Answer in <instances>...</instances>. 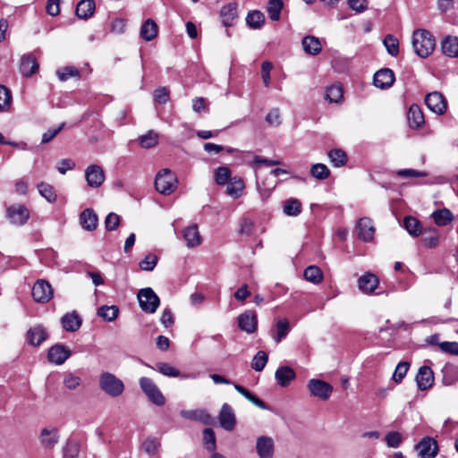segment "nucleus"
Segmentation results:
<instances>
[{
    "instance_id": "nucleus-1",
    "label": "nucleus",
    "mask_w": 458,
    "mask_h": 458,
    "mask_svg": "<svg viewBox=\"0 0 458 458\" xmlns=\"http://www.w3.org/2000/svg\"><path fill=\"white\" fill-rule=\"evenodd\" d=\"M411 45L414 53L418 56L426 58L429 56L435 49V37L427 30H415L412 33Z\"/></svg>"
},
{
    "instance_id": "nucleus-2",
    "label": "nucleus",
    "mask_w": 458,
    "mask_h": 458,
    "mask_svg": "<svg viewBox=\"0 0 458 458\" xmlns=\"http://www.w3.org/2000/svg\"><path fill=\"white\" fill-rule=\"evenodd\" d=\"M99 388L107 395L115 398L124 392V384L122 379L111 372H102L98 378Z\"/></svg>"
},
{
    "instance_id": "nucleus-3",
    "label": "nucleus",
    "mask_w": 458,
    "mask_h": 458,
    "mask_svg": "<svg viewBox=\"0 0 458 458\" xmlns=\"http://www.w3.org/2000/svg\"><path fill=\"white\" fill-rule=\"evenodd\" d=\"M176 187L177 177L172 170L164 168L156 175L155 188L161 194L170 195L175 191Z\"/></svg>"
},
{
    "instance_id": "nucleus-4",
    "label": "nucleus",
    "mask_w": 458,
    "mask_h": 458,
    "mask_svg": "<svg viewBox=\"0 0 458 458\" xmlns=\"http://www.w3.org/2000/svg\"><path fill=\"white\" fill-rule=\"evenodd\" d=\"M142 392L148 399L157 406H163L165 403V398L154 381L147 377H142L139 380Z\"/></svg>"
},
{
    "instance_id": "nucleus-5",
    "label": "nucleus",
    "mask_w": 458,
    "mask_h": 458,
    "mask_svg": "<svg viewBox=\"0 0 458 458\" xmlns=\"http://www.w3.org/2000/svg\"><path fill=\"white\" fill-rule=\"evenodd\" d=\"M140 309L147 313H154L157 310L160 300L152 288L140 289L137 295Z\"/></svg>"
},
{
    "instance_id": "nucleus-6",
    "label": "nucleus",
    "mask_w": 458,
    "mask_h": 458,
    "mask_svg": "<svg viewBox=\"0 0 458 458\" xmlns=\"http://www.w3.org/2000/svg\"><path fill=\"white\" fill-rule=\"evenodd\" d=\"M307 387L312 396L322 401L328 400L333 393L332 386L320 379L312 378L309 380Z\"/></svg>"
},
{
    "instance_id": "nucleus-7",
    "label": "nucleus",
    "mask_w": 458,
    "mask_h": 458,
    "mask_svg": "<svg viewBox=\"0 0 458 458\" xmlns=\"http://www.w3.org/2000/svg\"><path fill=\"white\" fill-rule=\"evenodd\" d=\"M31 294L36 302L47 303L53 297V289L47 281L38 279L32 287Z\"/></svg>"
},
{
    "instance_id": "nucleus-8",
    "label": "nucleus",
    "mask_w": 458,
    "mask_h": 458,
    "mask_svg": "<svg viewBox=\"0 0 458 458\" xmlns=\"http://www.w3.org/2000/svg\"><path fill=\"white\" fill-rule=\"evenodd\" d=\"M6 216L12 224L23 225L30 217V212L25 206L15 204L7 208Z\"/></svg>"
},
{
    "instance_id": "nucleus-9",
    "label": "nucleus",
    "mask_w": 458,
    "mask_h": 458,
    "mask_svg": "<svg viewBox=\"0 0 458 458\" xmlns=\"http://www.w3.org/2000/svg\"><path fill=\"white\" fill-rule=\"evenodd\" d=\"M428 108L437 114H442L447 108L445 97L438 91L428 93L425 98Z\"/></svg>"
},
{
    "instance_id": "nucleus-10",
    "label": "nucleus",
    "mask_w": 458,
    "mask_h": 458,
    "mask_svg": "<svg viewBox=\"0 0 458 458\" xmlns=\"http://www.w3.org/2000/svg\"><path fill=\"white\" fill-rule=\"evenodd\" d=\"M415 449L420 458H434L438 451L437 441L429 437H423L415 445Z\"/></svg>"
},
{
    "instance_id": "nucleus-11",
    "label": "nucleus",
    "mask_w": 458,
    "mask_h": 458,
    "mask_svg": "<svg viewBox=\"0 0 458 458\" xmlns=\"http://www.w3.org/2000/svg\"><path fill=\"white\" fill-rule=\"evenodd\" d=\"M72 355L71 350L63 345V344H55L49 348L47 352L48 361L55 364L62 365L64 364Z\"/></svg>"
},
{
    "instance_id": "nucleus-12",
    "label": "nucleus",
    "mask_w": 458,
    "mask_h": 458,
    "mask_svg": "<svg viewBox=\"0 0 458 458\" xmlns=\"http://www.w3.org/2000/svg\"><path fill=\"white\" fill-rule=\"evenodd\" d=\"M239 327L248 333L252 334L257 330L258 318L257 314L253 310H246L237 318Z\"/></svg>"
},
{
    "instance_id": "nucleus-13",
    "label": "nucleus",
    "mask_w": 458,
    "mask_h": 458,
    "mask_svg": "<svg viewBox=\"0 0 458 458\" xmlns=\"http://www.w3.org/2000/svg\"><path fill=\"white\" fill-rule=\"evenodd\" d=\"M378 277L371 272H366L358 279V288L365 294L373 293L374 291L378 287Z\"/></svg>"
},
{
    "instance_id": "nucleus-14",
    "label": "nucleus",
    "mask_w": 458,
    "mask_h": 458,
    "mask_svg": "<svg viewBox=\"0 0 458 458\" xmlns=\"http://www.w3.org/2000/svg\"><path fill=\"white\" fill-rule=\"evenodd\" d=\"M87 183L91 188L99 187L105 181V173L98 165H90L85 171Z\"/></svg>"
},
{
    "instance_id": "nucleus-15",
    "label": "nucleus",
    "mask_w": 458,
    "mask_h": 458,
    "mask_svg": "<svg viewBox=\"0 0 458 458\" xmlns=\"http://www.w3.org/2000/svg\"><path fill=\"white\" fill-rule=\"evenodd\" d=\"M180 415L185 420L199 421L204 425H211L214 420L205 409L182 410Z\"/></svg>"
},
{
    "instance_id": "nucleus-16",
    "label": "nucleus",
    "mask_w": 458,
    "mask_h": 458,
    "mask_svg": "<svg viewBox=\"0 0 458 458\" xmlns=\"http://www.w3.org/2000/svg\"><path fill=\"white\" fill-rule=\"evenodd\" d=\"M394 81V74L391 69L384 68L374 74L373 83L378 89H388Z\"/></svg>"
},
{
    "instance_id": "nucleus-17",
    "label": "nucleus",
    "mask_w": 458,
    "mask_h": 458,
    "mask_svg": "<svg viewBox=\"0 0 458 458\" xmlns=\"http://www.w3.org/2000/svg\"><path fill=\"white\" fill-rule=\"evenodd\" d=\"M416 382L419 389L421 391L430 388L434 383V374L432 369L428 366L420 367L416 375Z\"/></svg>"
},
{
    "instance_id": "nucleus-18",
    "label": "nucleus",
    "mask_w": 458,
    "mask_h": 458,
    "mask_svg": "<svg viewBox=\"0 0 458 458\" xmlns=\"http://www.w3.org/2000/svg\"><path fill=\"white\" fill-rule=\"evenodd\" d=\"M358 237L363 242H371L374 238L375 227L371 219L360 218L357 224Z\"/></svg>"
},
{
    "instance_id": "nucleus-19",
    "label": "nucleus",
    "mask_w": 458,
    "mask_h": 458,
    "mask_svg": "<svg viewBox=\"0 0 458 458\" xmlns=\"http://www.w3.org/2000/svg\"><path fill=\"white\" fill-rule=\"evenodd\" d=\"M256 449L259 458H273L274 441L271 437L262 436L257 439Z\"/></svg>"
},
{
    "instance_id": "nucleus-20",
    "label": "nucleus",
    "mask_w": 458,
    "mask_h": 458,
    "mask_svg": "<svg viewBox=\"0 0 458 458\" xmlns=\"http://www.w3.org/2000/svg\"><path fill=\"white\" fill-rule=\"evenodd\" d=\"M295 377V371L289 366H280L275 372L276 384L281 387L288 386Z\"/></svg>"
},
{
    "instance_id": "nucleus-21",
    "label": "nucleus",
    "mask_w": 458,
    "mask_h": 458,
    "mask_svg": "<svg viewBox=\"0 0 458 458\" xmlns=\"http://www.w3.org/2000/svg\"><path fill=\"white\" fill-rule=\"evenodd\" d=\"M47 338V333L41 325H36L30 327L26 334V339L32 346L40 345Z\"/></svg>"
},
{
    "instance_id": "nucleus-22",
    "label": "nucleus",
    "mask_w": 458,
    "mask_h": 458,
    "mask_svg": "<svg viewBox=\"0 0 458 458\" xmlns=\"http://www.w3.org/2000/svg\"><path fill=\"white\" fill-rule=\"evenodd\" d=\"M219 423L221 427L227 431H231L234 428L235 416L233 409L227 403H225L222 406L219 414Z\"/></svg>"
},
{
    "instance_id": "nucleus-23",
    "label": "nucleus",
    "mask_w": 458,
    "mask_h": 458,
    "mask_svg": "<svg viewBox=\"0 0 458 458\" xmlns=\"http://www.w3.org/2000/svg\"><path fill=\"white\" fill-rule=\"evenodd\" d=\"M98 216L91 208H86L80 216V222L83 229L94 231L98 226Z\"/></svg>"
},
{
    "instance_id": "nucleus-24",
    "label": "nucleus",
    "mask_w": 458,
    "mask_h": 458,
    "mask_svg": "<svg viewBox=\"0 0 458 458\" xmlns=\"http://www.w3.org/2000/svg\"><path fill=\"white\" fill-rule=\"evenodd\" d=\"M182 235L189 248L196 247L201 243L202 238L196 225L186 227Z\"/></svg>"
},
{
    "instance_id": "nucleus-25",
    "label": "nucleus",
    "mask_w": 458,
    "mask_h": 458,
    "mask_svg": "<svg viewBox=\"0 0 458 458\" xmlns=\"http://www.w3.org/2000/svg\"><path fill=\"white\" fill-rule=\"evenodd\" d=\"M407 118L411 128H420L425 123L423 113L418 105L410 106Z\"/></svg>"
},
{
    "instance_id": "nucleus-26",
    "label": "nucleus",
    "mask_w": 458,
    "mask_h": 458,
    "mask_svg": "<svg viewBox=\"0 0 458 458\" xmlns=\"http://www.w3.org/2000/svg\"><path fill=\"white\" fill-rule=\"evenodd\" d=\"M38 70V64L35 57L24 55L21 59L20 71L23 76L30 77Z\"/></svg>"
},
{
    "instance_id": "nucleus-27",
    "label": "nucleus",
    "mask_w": 458,
    "mask_h": 458,
    "mask_svg": "<svg viewBox=\"0 0 458 458\" xmlns=\"http://www.w3.org/2000/svg\"><path fill=\"white\" fill-rule=\"evenodd\" d=\"M63 327L69 332L77 331L81 326V318L76 312L66 313L61 319Z\"/></svg>"
},
{
    "instance_id": "nucleus-28",
    "label": "nucleus",
    "mask_w": 458,
    "mask_h": 458,
    "mask_svg": "<svg viewBox=\"0 0 458 458\" xmlns=\"http://www.w3.org/2000/svg\"><path fill=\"white\" fill-rule=\"evenodd\" d=\"M441 48L445 55L450 57H458V38L447 36L442 41Z\"/></svg>"
},
{
    "instance_id": "nucleus-29",
    "label": "nucleus",
    "mask_w": 458,
    "mask_h": 458,
    "mask_svg": "<svg viewBox=\"0 0 458 458\" xmlns=\"http://www.w3.org/2000/svg\"><path fill=\"white\" fill-rule=\"evenodd\" d=\"M303 50L311 55H317L321 51V43L319 39L314 36H306L302 39Z\"/></svg>"
},
{
    "instance_id": "nucleus-30",
    "label": "nucleus",
    "mask_w": 458,
    "mask_h": 458,
    "mask_svg": "<svg viewBox=\"0 0 458 458\" xmlns=\"http://www.w3.org/2000/svg\"><path fill=\"white\" fill-rule=\"evenodd\" d=\"M158 28L152 19H148L140 28V37L146 41L154 39L157 35Z\"/></svg>"
},
{
    "instance_id": "nucleus-31",
    "label": "nucleus",
    "mask_w": 458,
    "mask_h": 458,
    "mask_svg": "<svg viewBox=\"0 0 458 458\" xmlns=\"http://www.w3.org/2000/svg\"><path fill=\"white\" fill-rule=\"evenodd\" d=\"M95 11V2L93 0H81L76 7V14L81 19L89 18Z\"/></svg>"
},
{
    "instance_id": "nucleus-32",
    "label": "nucleus",
    "mask_w": 458,
    "mask_h": 458,
    "mask_svg": "<svg viewBox=\"0 0 458 458\" xmlns=\"http://www.w3.org/2000/svg\"><path fill=\"white\" fill-rule=\"evenodd\" d=\"M159 140L158 133L149 130L147 133L138 138L139 145L143 148H151L157 145Z\"/></svg>"
},
{
    "instance_id": "nucleus-33",
    "label": "nucleus",
    "mask_w": 458,
    "mask_h": 458,
    "mask_svg": "<svg viewBox=\"0 0 458 458\" xmlns=\"http://www.w3.org/2000/svg\"><path fill=\"white\" fill-rule=\"evenodd\" d=\"M244 189V182L240 177H233L227 183L226 192L229 196L233 199H237L241 196L242 190Z\"/></svg>"
},
{
    "instance_id": "nucleus-34",
    "label": "nucleus",
    "mask_w": 458,
    "mask_h": 458,
    "mask_svg": "<svg viewBox=\"0 0 458 458\" xmlns=\"http://www.w3.org/2000/svg\"><path fill=\"white\" fill-rule=\"evenodd\" d=\"M40 439L45 447L52 448L58 442L59 435L55 428H44L41 431Z\"/></svg>"
},
{
    "instance_id": "nucleus-35",
    "label": "nucleus",
    "mask_w": 458,
    "mask_h": 458,
    "mask_svg": "<svg viewBox=\"0 0 458 458\" xmlns=\"http://www.w3.org/2000/svg\"><path fill=\"white\" fill-rule=\"evenodd\" d=\"M246 22L251 29H260L264 25L265 16L259 10L250 11L246 16Z\"/></svg>"
},
{
    "instance_id": "nucleus-36",
    "label": "nucleus",
    "mask_w": 458,
    "mask_h": 458,
    "mask_svg": "<svg viewBox=\"0 0 458 458\" xmlns=\"http://www.w3.org/2000/svg\"><path fill=\"white\" fill-rule=\"evenodd\" d=\"M283 7L284 2L282 0H269L267 7L269 19L274 21H279Z\"/></svg>"
},
{
    "instance_id": "nucleus-37",
    "label": "nucleus",
    "mask_w": 458,
    "mask_h": 458,
    "mask_svg": "<svg viewBox=\"0 0 458 458\" xmlns=\"http://www.w3.org/2000/svg\"><path fill=\"white\" fill-rule=\"evenodd\" d=\"M220 15L225 26H232L237 18L236 7L233 4L224 6L221 9Z\"/></svg>"
},
{
    "instance_id": "nucleus-38",
    "label": "nucleus",
    "mask_w": 458,
    "mask_h": 458,
    "mask_svg": "<svg viewBox=\"0 0 458 458\" xmlns=\"http://www.w3.org/2000/svg\"><path fill=\"white\" fill-rule=\"evenodd\" d=\"M301 203L297 199H289L284 202V213L289 216H296L301 212Z\"/></svg>"
},
{
    "instance_id": "nucleus-39",
    "label": "nucleus",
    "mask_w": 458,
    "mask_h": 458,
    "mask_svg": "<svg viewBox=\"0 0 458 458\" xmlns=\"http://www.w3.org/2000/svg\"><path fill=\"white\" fill-rule=\"evenodd\" d=\"M435 223L438 226H445L452 222L454 216L451 211L446 208L437 210L432 214Z\"/></svg>"
},
{
    "instance_id": "nucleus-40",
    "label": "nucleus",
    "mask_w": 458,
    "mask_h": 458,
    "mask_svg": "<svg viewBox=\"0 0 458 458\" xmlns=\"http://www.w3.org/2000/svg\"><path fill=\"white\" fill-rule=\"evenodd\" d=\"M98 316L102 318L106 321H113L114 320L118 314L119 309L115 305L106 306L104 305L98 309Z\"/></svg>"
},
{
    "instance_id": "nucleus-41",
    "label": "nucleus",
    "mask_w": 458,
    "mask_h": 458,
    "mask_svg": "<svg viewBox=\"0 0 458 458\" xmlns=\"http://www.w3.org/2000/svg\"><path fill=\"white\" fill-rule=\"evenodd\" d=\"M326 99L331 103H340L343 99V89L340 84H333L326 90Z\"/></svg>"
},
{
    "instance_id": "nucleus-42",
    "label": "nucleus",
    "mask_w": 458,
    "mask_h": 458,
    "mask_svg": "<svg viewBox=\"0 0 458 458\" xmlns=\"http://www.w3.org/2000/svg\"><path fill=\"white\" fill-rule=\"evenodd\" d=\"M304 278L313 284H318L323 279V273L321 269L317 266H309L304 270Z\"/></svg>"
},
{
    "instance_id": "nucleus-43",
    "label": "nucleus",
    "mask_w": 458,
    "mask_h": 458,
    "mask_svg": "<svg viewBox=\"0 0 458 458\" xmlns=\"http://www.w3.org/2000/svg\"><path fill=\"white\" fill-rule=\"evenodd\" d=\"M80 453V444L75 439H68L63 447L64 458H76Z\"/></svg>"
},
{
    "instance_id": "nucleus-44",
    "label": "nucleus",
    "mask_w": 458,
    "mask_h": 458,
    "mask_svg": "<svg viewBox=\"0 0 458 458\" xmlns=\"http://www.w3.org/2000/svg\"><path fill=\"white\" fill-rule=\"evenodd\" d=\"M276 332L273 335V339L276 343H280L284 338L286 337L290 331V326L287 319H279L276 323Z\"/></svg>"
},
{
    "instance_id": "nucleus-45",
    "label": "nucleus",
    "mask_w": 458,
    "mask_h": 458,
    "mask_svg": "<svg viewBox=\"0 0 458 458\" xmlns=\"http://www.w3.org/2000/svg\"><path fill=\"white\" fill-rule=\"evenodd\" d=\"M12 93L3 85H0V112H8L12 106Z\"/></svg>"
},
{
    "instance_id": "nucleus-46",
    "label": "nucleus",
    "mask_w": 458,
    "mask_h": 458,
    "mask_svg": "<svg viewBox=\"0 0 458 458\" xmlns=\"http://www.w3.org/2000/svg\"><path fill=\"white\" fill-rule=\"evenodd\" d=\"M403 227L411 235L418 236L421 233V225L415 217H405L403 221Z\"/></svg>"
},
{
    "instance_id": "nucleus-47",
    "label": "nucleus",
    "mask_w": 458,
    "mask_h": 458,
    "mask_svg": "<svg viewBox=\"0 0 458 458\" xmlns=\"http://www.w3.org/2000/svg\"><path fill=\"white\" fill-rule=\"evenodd\" d=\"M383 44L387 53L392 56H397L399 54V41L392 34H388L385 37Z\"/></svg>"
},
{
    "instance_id": "nucleus-48",
    "label": "nucleus",
    "mask_w": 458,
    "mask_h": 458,
    "mask_svg": "<svg viewBox=\"0 0 458 458\" xmlns=\"http://www.w3.org/2000/svg\"><path fill=\"white\" fill-rule=\"evenodd\" d=\"M155 370L169 377H181V372L176 368L165 362H158L154 368Z\"/></svg>"
},
{
    "instance_id": "nucleus-49",
    "label": "nucleus",
    "mask_w": 458,
    "mask_h": 458,
    "mask_svg": "<svg viewBox=\"0 0 458 458\" xmlns=\"http://www.w3.org/2000/svg\"><path fill=\"white\" fill-rule=\"evenodd\" d=\"M38 190L39 194L48 202L53 203L56 200L57 196L52 185L46 182H40L38 184Z\"/></svg>"
},
{
    "instance_id": "nucleus-50",
    "label": "nucleus",
    "mask_w": 458,
    "mask_h": 458,
    "mask_svg": "<svg viewBox=\"0 0 458 458\" xmlns=\"http://www.w3.org/2000/svg\"><path fill=\"white\" fill-rule=\"evenodd\" d=\"M267 354L264 351H259L251 360V368L258 372L264 369L267 363Z\"/></svg>"
},
{
    "instance_id": "nucleus-51",
    "label": "nucleus",
    "mask_w": 458,
    "mask_h": 458,
    "mask_svg": "<svg viewBox=\"0 0 458 458\" xmlns=\"http://www.w3.org/2000/svg\"><path fill=\"white\" fill-rule=\"evenodd\" d=\"M328 157L332 165L335 167L343 166L347 161L345 152L341 149H333L329 151Z\"/></svg>"
},
{
    "instance_id": "nucleus-52",
    "label": "nucleus",
    "mask_w": 458,
    "mask_h": 458,
    "mask_svg": "<svg viewBox=\"0 0 458 458\" xmlns=\"http://www.w3.org/2000/svg\"><path fill=\"white\" fill-rule=\"evenodd\" d=\"M310 174L318 180H325L330 175V171L326 165L318 163L311 166Z\"/></svg>"
},
{
    "instance_id": "nucleus-53",
    "label": "nucleus",
    "mask_w": 458,
    "mask_h": 458,
    "mask_svg": "<svg viewBox=\"0 0 458 458\" xmlns=\"http://www.w3.org/2000/svg\"><path fill=\"white\" fill-rule=\"evenodd\" d=\"M231 179V170L227 166H220L216 170L215 181L218 185L228 183Z\"/></svg>"
},
{
    "instance_id": "nucleus-54",
    "label": "nucleus",
    "mask_w": 458,
    "mask_h": 458,
    "mask_svg": "<svg viewBox=\"0 0 458 458\" xmlns=\"http://www.w3.org/2000/svg\"><path fill=\"white\" fill-rule=\"evenodd\" d=\"M63 383L69 390H75L81 383V378L72 372H67L64 376Z\"/></svg>"
},
{
    "instance_id": "nucleus-55",
    "label": "nucleus",
    "mask_w": 458,
    "mask_h": 458,
    "mask_svg": "<svg viewBox=\"0 0 458 458\" xmlns=\"http://www.w3.org/2000/svg\"><path fill=\"white\" fill-rule=\"evenodd\" d=\"M157 256L152 253L148 254L139 264L143 271H152L157 264Z\"/></svg>"
},
{
    "instance_id": "nucleus-56",
    "label": "nucleus",
    "mask_w": 458,
    "mask_h": 458,
    "mask_svg": "<svg viewBox=\"0 0 458 458\" xmlns=\"http://www.w3.org/2000/svg\"><path fill=\"white\" fill-rule=\"evenodd\" d=\"M203 442L206 448L209 451H215L216 449V436L212 428H205L203 430Z\"/></svg>"
},
{
    "instance_id": "nucleus-57",
    "label": "nucleus",
    "mask_w": 458,
    "mask_h": 458,
    "mask_svg": "<svg viewBox=\"0 0 458 458\" xmlns=\"http://www.w3.org/2000/svg\"><path fill=\"white\" fill-rule=\"evenodd\" d=\"M385 440L388 447L397 448L401 445L403 437L399 432L390 431L386 435Z\"/></svg>"
},
{
    "instance_id": "nucleus-58",
    "label": "nucleus",
    "mask_w": 458,
    "mask_h": 458,
    "mask_svg": "<svg viewBox=\"0 0 458 458\" xmlns=\"http://www.w3.org/2000/svg\"><path fill=\"white\" fill-rule=\"evenodd\" d=\"M409 363L406 361H401L397 364L395 370L393 374V379L399 383L403 380V378L406 376L409 370Z\"/></svg>"
},
{
    "instance_id": "nucleus-59",
    "label": "nucleus",
    "mask_w": 458,
    "mask_h": 458,
    "mask_svg": "<svg viewBox=\"0 0 458 458\" xmlns=\"http://www.w3.org/2000/svg\"><path fill=\"white\" fill-rule=\"evenodd\" d=\"M80 75L79 71L72 66H66L57 71L58 79L61 81H65L71 77H78Z\"/></svg>"
},
{
    "instance_id": "nucleus-60",
    "label": "nucleus",
    "mask_w": 458,
    "mask_h": 458,
    "mask_svg": "<svg viewBox=\"0 0 458 458\" xmlns=\"http://www.w3.org/2000/svg\"><path fill=\"white\" fill-rule=\"evenodd\" d=\"M348 6L357 13H364L368 10V0H347Z\"/></svg>"
},
{
    "instance_id": "nucleus-61",
    "label": "nucleus",
    "mask_w": 458,
    "mask_h": 458,
    "mask_svg": "<svg viewBox=\"0 0 458 458\" xmlns=\"http://www.w3.org/2000/svg\"><path fill=\"white\" fill-rule=\"evenodd\" d=\"M273 69V64L269 61H264L261 64V77L266 87L270 84V72Z\"/></svg>"
},
{
    "instance_id": "nucleus-62",
    "label": "nucleus",
    "mask_w": 458,
    "mask_h": 458,
    "mask_svg": "<svg viewBox=\"0 0 458 458\" xmlns=\"http://www.w3.org/2000/svg\"><path fill=\"white\" fill-rule=\"evenodd\" d=\"M169 90L165 87H159L154 91V99L159 104H165L169 100Z\"/></svg>"
},
{
    "instance_id": "nucleus-63",
    "label": "nucleus",
    "mask_w": 458,
    "mask_h": 458,
    "mask_svg": "<svg viewBox=\"0 0 458 458\" xmlns=\"http://www.w3.org/2000/svg\"><path fill=\"white\" fill-rule=\"evenodd\" d=\"M120 225V216L115 213H109L105 220L106 229L108 231L115 230Z\"/></svg>"
},
{
    "instance_id": "nucleus-64",
    "label": "nucleus",
    "mask_w": 458,
    "mask_h": 458,
    "mask_svg": "<svg viewBox=\"0 0 458 458\" xmlns=\"http://www.w3.org/2000/svg\"><path fill=\"white\" fill-rule=\"evenodd\" d=\"M64 125L65 123H63L56 128H51L47 130L45 133H43L41 142L46 144L51 141L64 129Z\"/></svg>"
}]
</instances>
